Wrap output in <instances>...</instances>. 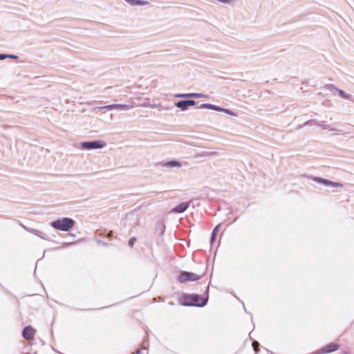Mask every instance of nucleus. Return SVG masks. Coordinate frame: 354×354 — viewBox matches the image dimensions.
Masks as SVG:
<instances>
[{"mask_svg":"<svg viewBox=\"0 0 354 354\" xmlns=\"http://www.w3.org/2000/svg\"><path fill=\"white\" fill-rule=\"evenodd\" d=\"M8 58L12 59H17L18 58V56L15 55H9L8 54Z\"/></svg>","mask_w":354,"mask_h":354,"instance_id":"5701e85b","label":"nucleus"},{"mask_svg":"<svg viewBox=\"0 0 354 354\" xmlns=\"http://www.w3.org/2000/svg\"><path fill=\"white\" fill-rule=\"evenodd\" d=\"M162 166L165 167H169V168H173V167L179 168L181 167V163L177 160H170V161H167V162L163 163Z\"/></svg>","mask_w":354,"mask_h":354,"instance_id":"4468645a","label":"nucleus"},{"mask_svg":"<svg viewBox=\"0 0 354 354\" xmlns=\"http://www.w3.org/2000/svg\"><path fill=\"white\" fill-rule=\"evenodd\" d=\"M136 238H135V237H132V238H131V239H130V241H129V246L132 247V246H133V243H134V242L136 241Z\"/></svg>","mask_w":354,"mask_h":354,"instance_id":"4be33fe9","label":"nucleus"},{"mask_svg":"<svg viewBox=\"0 0 354 354\" xmlns=\"http://www.w3.org/2000/svg\"><path fill=\"white\" fill-rule=\"evenodd\" d=\"M8 54H0V60H3L6 58H8Z\"/></svg>","mask_w":354,"mask_h":354,"instance_id":"b1692460","label":"nucleus"},{"mask_svg":"<svg viewBox=\"0 0 354 354\" xmlns=\"http://www.w3.org/2000/svg\"><path fill=\"white\" fill-rule=\"evenodd\" d=\"M30 232H31V233H32L33 234H35V235H36V236H39V237H40V238L43 239H45V240H47V239H47V237H46V234H45V233H44L43 232H41V231L37 230H33V229H32V230H30Z\"/></svg>","mask_w":354,"mask_h":354,"instance_id":"f3484780","label":"nucleus"},{"mask_svg":"<svg viewBox=\"0 0 354 354\" xmlns=\"http://www.w3.org/2000/svg\"><path fill=\"white\" fill-rule=\"evenodd\" d=\"M196 104L194 100H181L176 103V106L180 109L182 111H185L188 109L189 106H194Z\"/></svg>","mask_w":354,"mask_h":354,"instance_id":"6e6552de","label":"nucleus"},{"mask_svg":"<svg viewBox=\"0 0 354 354\" xmlns=\"http://www.w3.org/2000/svg\"><path fill=\"white\" fill-rule=\"evenodd\" d=\"M339 348V346L335 344H330L326 345V346L323 347L321 349L322 353H330L333 351H335L337 350Z\"/></svg>","mask_w":354,"mask_h":354,"instance_id":"f8f14e48","label":"nucleus"},{"mask_svg":"<svg viewBox=\"0 0 354 354\" xmlns=\"http://www.w3.org/2000/svg\"><path fill=\"white\" fill-rule=\"evenodd\" d=\"M140 106L147 107V106H148V105L147 104H143L140 105Z\"/></svg>","mask_w":354,"mask_h":354,"instance_id":"bb28decb","label":"nucleus"},{"mask_svg":"<svg viewBox=\"0 0 354 354\" xmlns=\"http://www.w3.org/2000/svg\"><path fill=\"white\" fill-rule=\"evenodd\" d=\"M35 333V330L30 326L25 327L23 330V337L26 339H32Z\"/></svg>","mask_w":354,"mask_h":354,"instance_id":"9d476101","label":"nucleus"},{"mask_svg":"<svg viewBox=\"0 0 354 354\" xmlns=\"http://www.w3.org/2000/svg\"><path fill=\"white\" fill-rule=\"evenodd\" d=\"M188 207H189L188 203H186V202L181 203L180 204H179L176 207H175L172 209V212H175V213H183L188 208Z\"/></svg>","mask_w":354,"mask_h":354,"instance_id":"9b49d317","label":"nucleus"},{"mask_svg":"<svg viewBox=\"0 0 354 354\" xmlns=\"http://www.w3.org/2000/svg\"><path fill=\"white\" fill-rule=\"evenodd\" d=\"M314 120H308L306 121L305 123H304V126H306V125H315V122L313 121Z\"/></svg>","mask_w":354,"mask_h":354,"instance_id":"aec40b11","label":"nucleus"},{"mask_svg":"<svg viewBox=\"0 0 354 354\" xmlns=\"http://www.w3.org/2000/svg\"><path fill=\"white\" fill-rule=\"evenodd\" d=\"M142 349H138L136 353H133V354H141Z\"/></svg>","mask_w":354,"mask_h":354,"instance_id":"393cba45","label":"nucleus"},{"mask_svg":"<svg viewBox=\"0 0 354 354\" xmlns=\"http://www.w3.org/2000/svg\"><path fill=\"white\" fill-rule=\"evenodd\" d=\"M127 3H128L131 6H145L148 5L149 2L144 0H124Z\"/></svg>","mask_w":354,"mask_h":354,"instance_id":"ddd939ff","label":"nucleus"},{"mask_svg":"<svg viewBox=\"0 0 354 354\" xmlns=\"http://www.w3.org/2000/svg\"><path fill=\"white\" fill-rule=\"evenodd\" d=\"M106 146V142L102 140H95L91 142H83L81 143V148L83 149H103Z\"/></svg>","mask_w":354,"mask_h":354,"instance_id":"20e7f679","label":"nucleus"},{"mask_svg":"<svg viewBox=\"0 0 354 354\" xmlns=\"http://www.w3.org/2000/svg\"><path fill=\"white\" fill-rule=\"evenodd\" d=\"M313 180L318 183L324 185L325 186H327V187H334V188H342L343 187V185L339 183L333 182V181H331V180H329L327 179H324L322 178L315 177V178H313Z\"/></svg>","mask_w":354,"mask_h":354,"instance_id":"423d86ee","label":"nucleus"},{"mask_svg":"<svg viewBox=\"0 0 354 354\" xmlns=\"http://www.w3.org/2000/svg\"><path fill=\"white\" fill-rule=\"evenodd\" d=\"M219 109L220 110H217V111H222V112H224L230 115L236 116V113H235L234 112H233L232 111H231L230 109H224V108H221V107H219Z\"/></svg>","mask_w":354,"mask_h":354,"instance_id":"6ab92c4d","label":"nucleus"},{"mask_svg":"<svg viewBox=\"0 0 354 354\" xmlns=\"http://www.w3.org/2000/svg\"><path fill=\"white\" fill-rule=\"evenodd\" d=\"M200 279V276L193 272H183L178 277V281L180 283L187 281H194Z\"/></svg>","mask_w":354,"mask_h":354,"instance_id":"39448f33","label":"nucleus"},{"mask_svg":"<svg viewBox=\"0 0 354 354\" xmlns=\"http://www.w3.org/2000/svg\"><path fill=\"white\" fill-rule=\"evenodd\" d=\"M200 109H209L214 111L220 110L219 106L211 104H202L199 106Z\"/></svg>","mask_w":354,"mask_h":354,"instance_id":"dca6fc26","label":"nucleus"},{"mask_svg":"<svg viewBox=\"0 0 354 354\" xmlns=\"http://www.w3.org/2000/svg\"><path fill=\"white\" fill-rule=\"evenodd\" d=\"M207 301V297L203 298L198 295H187L180 299L181 304L184 306H204Z\"/></svg>","mask_w":354,"mask_h":354,"instance_id":"f257e3e1","label":"nucleus"},{"mask_svg":"<svg viewBox=\"0 0 354 354\" xmlns=\"http://www.w3.org/2000/svg\"><path fill=\"white\" fill-rule=\"evenodd\" d=\"M135 106L130 104H113L104 106H97L93 108L92 110L93 111H96L97 110L107 109V110H113V109H120L122 111H129L133 109Z\"/></svg>","mask_w":354,"mask_h":354,"instance_id":"7ed1b4c3","label":"nucleus"},{"mask_svg":"<svg viewBox=\"0 0 354 354\" xmlns=\"http://www.w3.org/2000/svg\"><path fill=\"white\" fill-rule=\"evenodd\" d=\"M315 122V124L322 128L323 130H328L330 131H336L339 132L340 131L336 128L333 124H328L325 121H317V120H313Z\"/></svg>","mask_w":354,"mask_h":354,"instance_id":"0eeeda50","label":"nucleus"},{"mask_svg":"<svg viewBox=\"0 0 354 354\" xmlns=\"http://www.w3.org/2000/svg\"><path fill=\"white\" fill-rule=\"evenodd\" d=\"M332 91L337 92L339 94V95L341 96L342 98L348 99V100L351 98V94L346 93L344 91L340 90L336 87L333 86Z\"/></svg>","mask_w":354,"mask_h":354,"instance_id":"2eb2a0df","label":"nucleus"},{"mask_svg":"<svg viewBox=\"0 0 354 354\" xmlns=\"http://www.w3.org/2000/svg\"><path fill=\"white\" fill-rule=\"evenodd\" d=\"M112 234V232H110V233L109 234V236H111Z\"/></svg>","mask_w":354,"mask_h":354,"instance_id":"cd10ccee","label":"nucleus"},{"mask_svg":"<svg viewBox=\"0 0 354 354\" xmlns=\"http://www.w3.org/2000/svg\"><path fill=\"white\" fill-rule=\"evenodd\" d=\"M75 221L71 218L64 217L57 219L50 223L55 230L67 232L75 225Z\"/></svg>","mask_w":354,"mask_h":354,"instance_id":"f03ea898","label":"nucleus"},{"mask_svg":"<svg viewBox=\"0 0 354 354\" xmlns=\"http://www.w3.org/2000/svg\"><path fill=\"white\" fill-rule=\"evenodd\" d=\"M219 227H220V225L219 224L217 225L212 232V236H211V239H210L211 244L213 243V242L214 241V240L216 239V232H218Z\"/></svg>","mask_w":354,"mask_h":354,"instance_id":"a211bd4d","label":"nucleus"},{"mask_svg":"<svg viewBox=\"0 0 354 354\" xmlns=\"http://www.w3.org/2000/svg\"><path fill=\"white\" fill-rule=\"evenodd\" d=\"M176 98H187V97H196L201 98L205 97V95L198 93H176L174 95Z\"/></svg>","mask_w":354,"mask_h":354,"instance_id":"1a4fd4ad","label":"nucleus"},{"mask_svg":"<svg viewBox=\"0 0 354 354\" xmlns=\"http://www.w3.org/2000/svg\"><path fill=\"white\" fill-rule=\"evenodd\" d=\"M215 153H216V152H214V151H206V152H204L203 156H210L214 155Z\"/></svg>","mask_w":354,"mask_h":354,"instance_id":"412c9836","label":"nucleus"},{"mask_svg":"<svg viewBox=\"0 0 354 354\" xmlns=\"http://www.w3.org/2000/svg\"><path fill=\"white\" fill-rule=\"evenodd\" d=\"M252 346L255 348V346H258V342H254L252 343Z\"/></svg>","mask_w":354,"mask_h":354,"instance_id":"a878e982","label":"nucleus"}]
</instances>
